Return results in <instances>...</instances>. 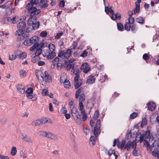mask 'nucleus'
Wrapping results in <instances>:
<instances>
[{"label": "nucleus", "instance_id": "obj_59", "mask_svg": "<svg viewBox=\"0 0 159 159\" xmlns=\"http://www.w3.org/2000/svg\"><path fill=\"white\" fill-rule=\"evenodd\" d=\"M13 10V9L9 8L8 10L7 11H6V15H11V14Z\"/></svg>", "mask_w": 159, "mask_h": 159}, {"label": "nucleus", "instance_id": "obj_9", "mask_svg": "<svg viewBox=\"0 0 159 159\" xmlns=\"http://www.w3.org/2000/svg\"><path fill=\"white\" fill-rule=\"evenodd\" d=\"M101 127V121L100 119H98L97 121L96 125L94 127V134L95 136H98V133L99 132V129Z\"/></svg>", "mask_w": 159, "mask_h": 159}, {"label": "nucleus", "instance_id": "obj_36", "mask_svg": "<svg viewBox=\"0 0 159 159\" xmlns=\"http://www.w3.org/2000/svg\"><path fill=\"white\" fill-rule=\"evenodd\" d=\"M17 152V150L16 149V148L14 147H12L11 148V154L12 156H15Z\"/></svg>", "mask_w": 159, "mask_h": 159}, {"label": "nucleus", "instance_id": "obj_29", "mask_svg": "<svg viewBox=\"0 0 159 159\" xmlns=\"http://www.w3.org/2000/svg\"><path fill=\"white\" fill-rule=\"evenodd\" d=\"M22 52L20 51L19 50H17L15 51L14 52V54L16 56V57H17L18 58H22L21 56V53Z\"/></svg>", "mask_w": 159, "mask_h": 159}, {"label": "nucleus", "instance_id": "obj_50", "mask_svg": "<svg viewBox=\"0 0 159 159\" xmlns=\"http://www.w3.org/2000/svg\"><path fill=\"white\" fill-rule=\"evenodd\" d=\"M64 51H59L58 54V57H64Z\"/></svg>", "mask_w": 159, "mask_h": 159}, {"label": "nucleus", "instance_id": "obj_11", "mask_svg": "<svg viewBox=\"0 0 159 159\" xmlns=\"http://www.w3.org/2000/svg\"><path fill=\"white\" fill-rule=\"evenodd\" d=\"M78 77H75L74 79V85L75 89L78 88L82 84V81L81 80H78Z\"/></svg>", "mask_w": 159, "mask_h": 159}, {"label": "nucleus", "instance_id": "obj_63", "mask_svg": "<svg viewBox=\"0 0 159 159\" xmlns=\"http://www.w3.org/2000/svg\"><path fill=\"white\" fill-rule=\"evenodd\" d=\"M6 6L7 8H8L10 6L11 4V2L10 1H8L6 3L4 4Z\"/></svg>", "mask_w": 159, "mask_h": 159}, {"label": "nucleus", "instance_id": "obj_53", "mask_svg": "<svg viewBox=\"0 0 159 159\" xmlns=\"http://www.w3.org/2000/svg\"><path fill=\"white\" fill-rule=\"evenodd\" d=\"M88 53L86 50L84 51L80 55V57H85L88 55Z\"/></svg>", "mask_w": 159, "mask_h": 159}, {"label": "nucleus", "instance_id": "obj_35", "mask_svg": "<svg viewBox=\"0 0 159 159\" xmlns=\"http://www.w3.org/2000/svg\"><path fill=\"white\" fill-rule=\"evenodd\" d=\"M131 31L134 33H135L137 30V27L135 24H133L130 28Z\"/></svg>", "mask_w": 159, "mask_h": 159}, {"label": "nucleus", "instance_id": "obj_6", "mask_svg": "<svg viewBox=\"0 0 159 159\" xmlns=\"http://www.w3.org/2000/svg\"><path fill=\"white\" fill-rule=\"evenodd\" d=\"M41 54L44 57H46L48 59H52L56 55L55 52L52 51L49 52L48 50H46L45 52L43 51V52L42 51Z\"/></svg>", "mask_w": 159, "mask_h": 159}, {"label": "nucleus", "instance_id": "obj_61", "mask_svg": "<svg viewBox=\"0 0 159 159\" xmlns=\"http://www.w3.org/2000/svg\"><path fill=\"white\" fill-rule=\"evenodd\" d=\"M78 43L76 41L73 42L72 45L73 46L72 49H75L77 46Z\"/></svg>", "mask_w": 159, "mask_h": 159}, {"label": "nucleus", "instance_id": "obj_16", "mask_svg": "<svg viewBox=\"0 0 159 159\" xmlns=\"http://www.w3.org/2000/svg\"><path fill=\"white\" fill-rule=\"evenodd\" d=\"M78 111L77 108L73 107L71 109V113L72 116L74 118L76 117L78 115H80L78 112Z\"/></svg>", "mask_w": 159, "mask_h": 159}, {"label": "nucleus", "instance_id": "obj_31", "mask_svg": "<svg viewBox=\"0 0 159 159\" xmlns=\"http://www.w3.org/2000/svg\"><path fill=\"white\" fill-rule=\"evenodd\" d=\"M81 112V114L80 115H83L82 117V120L83 121H84L86 120L87 119V116L85 112V110H83V111H82Z\"/></svg>", "mask_w": 159, "mask_h": 159}, {"label": "nucleus", "instance_id": "obj_2", "mask_svg": "<svg viewBox=\"0 0 159 159\" xmlns=\"http://www.w3.org/2000/svg\"><path fill=\"white\" fill-rule=\"evenodd\" d=\"M30 39L31 42H33V44H34L30 47V51H33L35 49L36 50H41V48L44 45V43L43 42L39 43V38L37 36H33Z\"/></svg>", "mask_w": 159, "mask_h": 159}, {"label": "nucleus", "instance_id": "obj_24", "mask_svg": "<svg viewBox=\"0 0 159 159\" xmlns=\"http://www.w3.org/2000/svg\"><path fill=\"white\" fill-rule=\"evenodd\" d=\"M30 39V38H28L25 39L24 42V45L26 46H29L33 44V42H31Z\"/></svg>", "mask_w": 159, "mask_h": 159}, {"label": "nucleus", "instance_id": "obj_21", "mask_svg": "<svg viewBox=\"0 0 159 159\" xmlns=\"http://www.w3.org/2000/svg\"><path fill=\"white\" fill-rule=\"evenodd\" d=\"M111 19L113 20H116L117 19L120 20L121 18V15L118 13L114 14L113 16L112 15L111 16Z\"/></svg>", "mask_w": 159, "mask_h": 159}, {"label": "nucleus", "instance_id": "obj_1", "mask_svg": "<svg viewBox=\"0 0 159 159\" xmlns=\"http://www.w3.org/2000/svg\"><path fill=\"white\" fill-rule=\"evenodd\" d=\"M26 26L25 23L23 21L19 22L17 25V28L18 30L15 32V35L18 36L17 39L19 40H23L27 37L25 34H24L25 30H23Z\"/></svg>", "mask_w": 159, "mask_h": 159}, {"label": "nucleus", "instance_id": "obj_62", "mask_svg": "<svg viewBox=\"0 0 159 159\" xmlns=\"http://www.w3.org/2000/svg\"><path fill=\"white\" fill-rule=\"evenodd\" d=\"M63 34L62 32L57 33L56 36H55V38L57 39H59L60 37Z\"/></svg>", "mask_w": 159, "mask_h": 159}, {"label": "nucleus", "instance_id": "obj_37", "mask_svg": "<svg viewBox=\"0 0 159 159\" xmlns=\"http://www.w3.org/2000/svg\"><path fill=\"white\" fill-rule=\"evenodd\" d=\"M117 27L118 30L120 31H122L124 30L123 25L120 23H117Z\"/></svg>", "mask_w": 159, "mask_h": 159}, {"label": "nucleus", "instance_id": "obj_56", "mask_svg": "<svg viewBox=\"0 0 159 159\" xmlns=\"http://www.w3.org/2000/svg\"><path fill=\"white\" fill-rule=\"evenodd\" d=\"M48 93V90L46 89H44L42 90V94L43 96H45L47 95Z\"/></svg>", "mask_w": 159, "mask_h": 159}, {"label": "nucleus", "instance_id": "obj_10", "mask_svg": "<svg viewBox=\"0 0 159 159\" xmlns=\"http://www.w3.org/2000/svg\"><path fill=\"white\" fill-rule=\"evenodd\" d=\"M21 138L23 140L29 143H32V140L30 137L23 133H21Z\"/></svg>", "mask_w": 159, "mask_h": 159}, {"label": "nucleus", "instance_id": "obj_48", "mask_svg": "<svg viewBox=\"0 0 159 159\" xmlns=\"http://www.w3.org/2000/svg\"><path fill=\"white\" fill-rule=\"evenodd\" d=\"M7 119L5 118H2L0 120V123L2 125H5L7 122Z\"/></svg>", "mask_w": 159, "mask_h": 159}, {"label": "nucleus", "instance_id": "obj_34", "mask_svg": "<svg viewBox=\"0 0 159 159\" xmlns=\"http://www.w3.org/2000/svg\"><path fill=\"white\" fill-rule=\"evenodd\" d=\"M135 6L136 7L134 11V13L135 14L139 13L140 11V4H135Z\"/></svg>", "mask_w": 159, "mask_h": 159}, {"label": "nucleus", "instance_id": "obj_32", "mask_svg": "<svg viewBox=\"0 0 159 159\" xmlns=\"http://www.w3.org/2000/svg\"><path fill=\"white\" fill-rule=\"evenodd\" d=\"M26 72L25 70H22L20 71V75L21 77L24 78L26 75Z\"/></svg>", "mask_w": 159, "mask_h": 159}, {"label": "nucleus", "instance_id": "obj_57", "mask_svg": "<svg viewBox=\"0 0 159 159\" xmlns=\"http://www.w3.org/2000/svg\"><path fill=\"white\" fill-rule=\"evenodd\" d=\"M136 146L137 144L134 140L132 142H131V147L132 148L134 149H136Z\"/></svg>", "mask_w": 159, "mask_h": 159}, {"label": "nucleus", "instance_id": "obj_55", "mask_svg": "<svg viewBox=\"0 0 159 159\" xmlns=\"http://www.w3.org/2000/svg\"><path fill=\"white\" fill-rule=\"evenodd\" d=\"M16 57L15 55V54H11V55L9 56V59L11 61H13L16 59Z\"/></svg>", "mask_w": 159, "mask_h": 159}, {"label": "nucleus", "instance_id": "obj_39", "mask_svg": "<svg viewBox=\"0 0 159 159\" xmlns=\"http://www.w3.org/2000/svg\"><path fill=\"white\" fill-rule=\"evenodd\" d=\"M99 116V112L98 110H97L95 111V112L94 114V116L93 117V119L94 120H97Z\"/></svg>", "mask_w": 159, "mask_h": 159}, {"label": "nucleus", "instance_id": "obj_44", "mask_svg": "<svg viewBox=\"0 0 159 159\" xmlns=\"http://www.w3.org/2000/svg\"><path fill=\"white\" fill-rule=\"evenodd\" d=\"M150 58V57L148 54L145 53L143 55V58L146 61L149 60Z\"/></svg>", "mask_w": 159, "mask_h": 159}, {"label": "nucleus", "instance_id": "obj_38", "mask_svg": "<svg viewBox=\"0 0 159 159\" xmlns=\"http://www.w3.org/2000/svg\"><path fill=\"white\" fill-rule=\"evenodd\" d=\"M129 23L127 22L125 25V29L127 31H129L130 30L131 26Z\"/></svg>", "mask_w": 159, "mask_h": 159}, {"label": "nucleus", "instance_id": "obj_12", "mask_svg": "<svg viewBox=\"0 0 159 159\" xmlns=\"http://www.w3.org/2000/svg\"><path fill=\"white\" fill-rule=\"evenodd\" d=\"M16 87L18 93L20 94H23L25 93V89L21 84H17L16 86Z\"/></svg>", "mask_w": 159, "mask_h": 159}, {"label": "nucleus", "instance_id": "obj_49", "mask_svg": "<svg viewBox=\"0 0 159 159\" xmlns=\"http://www.w3.org/2000/svg\"><path fill=\"white\" fill-rule=\"evenodd\" d=\"M79 70L78 69H76L74 70V73L75 74L76 76L75 77H78V78L80 77V75L79 74Z\"/></svg>", "mask_w": 159, "mask_h": 159}, {"label": "nucleus", "instance_id": "obj_4", "mask_svg": "<svg viewBox=\"0 0 159 159\" xmlns=\"http://www.w3.org/2000/svg\"><path fill=\"white\" fill-rule=\"evenodd\" d=\"M117 146L119 148H120L121 150L128 151L129 150L131 147V142L129 140L127 143L125 139H122L121 142H118L117 144Z\"/></svg>", "mask_w": 159, "mask_h": 159}, {"label": "nucleus", "instance_id": "obj_40", "mask_svg": "<svg viewBox=\"0 0 159 159\" xmlns=\"http://www.w3.org/2000/svg\"><path fill=\"white\" fill-rule=\"evenodd\" d=\"M144 134V136L145 137V138L146 139H148L149 138L150 135V131L149 130H147V131L145 132V134Z\"/></svg>", "mask_w": 159, "mask_h": 159}, {"label": "nucleus", "instance_id": "obj_52", "mask_svg": "<svg viewBox=\"0 0 159 159\" xmlns=\"http://www.w3.org/2000/svg\"><path fill=\"white\" fill-rule=\"evenodd\" d=\"M48 132L42 131L40 132V136L43 137H47Z\"/></svg>", "mask_w": 159, "mask_h": 159}, {"label": "nucleus", "instance_id": "obj_60", "mask_svg": "<svg viewBox=\"0 0 159 159\" xmlns=\"http://www.w3.org/2000/svg\"><path fill=\"white\" fill-rule=\"evenodd\" d=\"M91 70V68L89 66L83 70V72L85 73H87Z\"/></svg>", "mask_w": 159, "mask_h": 159}, {"label": "nucleus", "instance_id": "obj_22", "mask_svg": "<svg viewBox=\"0 0 159 159\" xmlns=\"http://www.w3.org/2000/svg\"><path fill=\"white\" fill-rule=\"evenodd\" d=\"M89 143L91 146H94L95 144V138L94 136H91L89 139Z\"/></svg>", "mask_w": 159, "mask_h": 159}, {"label": "nucleus", "instance_id": "obj_47", "mask_svg": "<svg viewBox=\"0 0 159 159\" xmlns=\"http://www.w3.org/2000/svg\"><path fill=\"white\" fill-rule=\"evenodd\" d=\"M83 102H79V109L81 111V112L82 111H83V108H84V106L83 105Z\"/></svg>", "mask_w": 159, "mask_h": 159}, {"label": "nucleus", "instance_id": "obj_46", "mask_svg": "<svg viewBox=\"0 0 159 159\" xmlns=\"http://www.w3.org/2000/svg\"><path fill=\"white\" fill-rule=\"evenodd\" d=\"M47 34L48 33L46 31H43L41 32L40 36L42 37H45L47 35Z\"/></svg>", "mask_w": 159, "mask_h": 159}, {"label": "nucleus", "instance_id": "obj_25", "mask_svg": "<svg viewBox=\"0 0 159 159\" xmlns=\"http://www.w3.org/2000/svg\"><path fill=\"white\" fill-rule=\"evenodd\" d=\"M48 48V50L49 51H52V52H54L55 50V45L52 43H50L49 44Z\"/></svg>", "mask_w": 159, "mask_h": 159}, {"label": "nucleus", "instance_id": "obj_45", "mask_svg": "<svg viewBox=\"0 0 159 159\" xmlns=\"http://www.w3.org/2000/svg\"><path fill=\"white\" fill-rule=\"evenodd\" d=\"M88 66L89 65L87 63L85 62L82 64L80 67V68L81 69L83 70Z\"/></svg>", "mask_w": 159, "mask_h": 159}, {"label": "nucleus", "instance_id": "obj_5", "mask_svg": "<svg viewBox=\"0 0 159 159\" xmlns=\"http://www.w3.org/2000/svg\"><path fill=\"white\" fill-rule=\"evenodd\" d=\"M81 90L80 89H78L76 91L75 94V98L76 99L79 97V102H84L85 99V95L84 93H81Z\"/></svg>", "mask_w": 159, "mask_h": 159}, {"label": "nucleus", "instance_id": "obj_54", "mask_svg": "<svg viewBox=\"0 0 159 159\" xmlns=\"http://www.w3.org/2000/svg\"><path fill=\"white\" fill-rule=\"evenodd\" d=\"M67 110L65 107H62L61 110V114H64V115L67 112Z\"/></svg>", "mask_w": 159, "mask_h": 159}, {"label": "nucleus", "instance_id": "obj_41", "mask_svg": "<svg viewBox=\"0 0 159 159\" xmlns=\"http://www.w3.org/2000/svg\"><path fill=\"white\" fill-rule=\"evenodd\" d=\"M138 136H140L138 140L139 141L140 143H141L143 141H144V138L145 137L144 134L141 135V134L140 133V134H138Z\"/></svg>", "mask_w": 159, "mask_h": 159}, {"label": "nucleus", "instance_id": "obj_23", "mask_svg": "<svg viewBox=\"0 0 159 159\" xmlns=\"http://www.w3.org/2000/svg\"><path fill=\"white\" fill-rule=\"evenodd\" d=\"M40 4L42 8H45L48 6L47 1H45V0H41Z\"/></svg>", "mask_w": 159, "mask_h": 159}, {"label": "nucleus", "instance_id": "obj_20", "mask_svg": "<svg viewBox=\"0 0 159 159\" xmlns=\"http://www.w3.org/2000/svg\"><path fill=\"white\" fill-rule=\"evenodd\" d=\"M71 51L70 49H68L66 51H64V58L68 59L70 55Z\"/></svg>", "mask_w": 159, "mask_h": 159}, {"label": "nucleus", "instance_id": "obj_58", "mask_svg": "<svg viewBox=\"0 0 159 159\" xmlns=\"http://www.w3.org/2000/svg\"><path fill=\"white\" fill-rule=\"evenodd\" d=\"M34 4L32 3H31V2L30 3H29L26 6V8L28 10V9L30 8V7H32L34 6Z\"/></svg>", "mask_w": 159, "mask_h": 159}, {"label": "nucleus", "instance_id": "obj_51", "mask_svg": "<svg viewBox=\"0 0 159 159\" xmlns=\"http://www.w3.org/2000/svg\"><path fill=\"white\" fill-rule=\"evenodd\" d=\"M33 90L32 88L30 87L28 88L26 91V93H27V94H30L32 93Z\"/></svg>", "mask_w": 159, "mask_h": 159}, {"label": "nucleus", "instance_id": "obj_15", "mask_svg": "<svg viewBox=\"0 0 159 159\" xmlns=\"http://www.w3.org/2000/svg\"><path fill=\"white\" fill-rule=\"evenodd\" d=\"M48 120H44L43 119L38 120L34 121L33 123L35 126H37L44 124L46 122H48Z\"/></svg>", "mask_w": 159, "mask_h": 159}, {"label": "nucleus", "instance_id": "obj_18", "mask_svg": "<svg viewBox=\"0 0 159 159\" xmlns=\"http://www.w3.org/2000/svg\"><path fill=\"white\" fill-rule=\"evenodd\" d=\"M145 21L144 18L141 16H139L136 18V22L141 24H143Z\"/></svg>", "mask_w": 159, "mask_h": 159}, {"label": "nucleus", "instance_id": "obj_28", "mask_svg": "<svg viewBox=\"0 0 159 159\" xmlns=\"http://www.w3.org/2000/svg\"><path fill=\"white\" fill-rule=\"evenodd\" d=\"M114 150H112L111 149L109 150H108L107 149H104V152L105 153L107 154L109 156H111L113 153Z\"/></svg>", "mask_w": 159, "mask_h": 159}, {"label": "nucleus", "instance_id": "obj_27", "mask_svg": "<svg viewBox=\"0 0 159 159\" xmlns=\"http://www.w3.org/2000/svg\"><path fill=\"white\" fill-rule=\"evenodd\" d=\"M7 20L9 22L14 24L16 23V17H14L11 18L10 17H7Z\"/></svg>", "mask_w": 159, "mask_h": 159}, {"label": "nucleus", "instance_id": "obj_26", "mask_svg": "<svg viewBox=\"0 0 159 159\" xmlns=\"http://www.w3.org/2000/svg\"><path fill=\"white\" fill-rule=\"evenodd\" d=\"M76 122L79 125L80 124L81 122V115H78L76 117L74 118Z\"/></svg>", "mask_w": 159, "mask_h": 159}, {"label": "nucleus", "instance_id": "obj_33", "mask_svg": "<svg viewBox=\"0 0 159 159\" xmlns=\"http://www.w3.org/2000/svg\"><path fill=\"white\" fill-rule=\"evenodd\" d=\"M26 97L28 99H31L33 101H35L37 99V98L36 97L30 94H26Z\"/></svg>", "mask_w": 159, "mask_h": 159}, {"label": "nucleus", "instance_id": "obj_30", "mask_svg": "<svg viewBox=\"0 0 159 159\" xmlns=\"http://www.w3.org/2000/svg\"><path fill=\"white\" fill-rule=\"evenodd\" d=\"M64 85L65 88H69L70 86V81L67 80H65L64 81Z\"/></svg>", "mask_w": 159, "mask_h": 159}, {"label": "nucleus", "instance_id": "obj_64", "mask_svg": "<svg viewBox=\"0 0 159 159\" xmlns=\"http://www.w3.org/2000/svg\"><path fill=\"white\" fill-rule=\"evenodd\" d=\"M113 154L114 156L115 157V159H117L118 155V152H117V151H115V150H114Z\"/></svg>", "mask_w": 159, "mask_h": 159}, {"label": "nucleus", "instance_id": "obj_14", "mask_svg": "<svg viewBox=\"0 0 159 159\" xmlns=\"http://www.w3.org/2000/svg\"><path fill=\"white\" fill-rule=\"evenodd\" d=\"M47 138L54 140H57L58 139L56 135L50 132H48Z\"/></svg>", "mask_w": 159, "mask_h": 159}, {"label": "nucleus", "instance_id": "obj_7", "mask_svg": "<svg viewBox=\"0 0 159 159\" xmlns=\"http://www.w3.org/2000/svg\"><path fill=\"white\" fill-rule=\"evenodd\" d=\"M28 11L30 14V17H33L35 15L39 14L40 12V11L39 9H37L35 7L33 6L29 9Z\"/></svg>", "mask_w": 159, "mask_h": 159}, {"label": "nucleus", "instance_id": "obj_17", "mask_svg": "<svg viewBox=\"0 0 159 159\" xmlns=\"http://www.w3.org/2000/svg\"><path fill=\"white\" fill-rule=\"evenodd\" d=\"M147 105L148 109L150 111H152L155 109L156 105L152 102H149Z\"/></svg>", "mask_w": 159, "mask_h": 159}, {"label": "nucleus", "instance_id": "obj_3", "mask_svg": "<svg viewBox=\"0 0 159 159\" xmlns=\"http://www.w3.org/2000/svg\"><path fill=\"white\" fill-rule=\"evenodd\" d=\"M37 18L36 16L30 17L27 21L28 26H31L34 30L37 29L39 25V22L37 21Z\"/></svg>", "mask_w": 159, "mask_h": 159}, {"label": "nucleus", "instance_id": "obj_8", "mask_svg": "<svg viewBox=\"0 0 159 159\" xmlns=\"http://www.w3.org/2000/svg\"><path fill=\"white\" fill-rule=\"evenodd\" d=\"M42 49L36 50L35 52V56H34L32 58L31 61L33 63H35L38 61L40 59V57L39 55L41 54Z\"/></svg>", "mask_w": 159, "mask_h": 159}, {"label": "nucleus", "instance_id": "obj_19", "mask_svg": "<svg viewBox=\"0 0 159 159\" xmlns=\"http://www.w3.org/2000/svg\"><path fill=\"white\" fill-rule=\"evenodd\" d=\"M95 80L93 76L90 75L88 76L87 79V83L89 84H92L94 82Z\"/></svg>", "mask_w": 159, "mask_h": 159}, {"label": "nucleus", "instance_id": "obj_43", "mask_svg": "<svg viewBox=\"0 0 159 159\" xmlns=\"http://www.w3.org/2000/svg\"><path fill=\"white\" fill-rule=\"evenodd\" d=\"M138 113L137 112H133L131 113L130 116V119H134L136 118L138 116Z\"/></svg>", "mask_w": 159, "mask_h": 159}, {"label": "nucleus", "instance_id": "obj_13", "mask_svg": "<svg viewBox=\"0 0 159 159\" xmlns=\"http://www.w3.org/2000/svg\"><path fill=\"white\" fill-rule=\"evenodd\" d=\"M44 79L46 82H50L52 81L51 76L48 74L47 71L44 72Z\"/></svg>", "mask_w": 159, "mask_h": 159}, {"label": "nucleus", "instance_id": "obj_42", "mask_svg": "<svg viewBox=\"0 0 159 159\" xmlns=\"http://www.w3.org/2000/svg\"><path fill=\"white\" fill-rule=\"evenodd\" d=\"M128 22L130 24H132L134 21V19L133 17L130 16L128 18Z\"/></svg>", "mask_w": 159, "mask_h": 159}]
</instances>
